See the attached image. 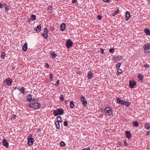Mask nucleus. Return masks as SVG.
I'll list each match as a JSON object with an SVG mask.
<instances>
[{
	"mask_svg": "<svg viewBox=\"0 0 150 150\" xmlns=\"http://www.w3.org/2000/svg\"><path fill=\"white\" fill-rule=\"evenodd\" d=\"M105 114L108 115H112V110L110 107L106 108L105 109Z\"/></svg>",
	"mask_w": 150,
	"mask_h": 150,
	"instance_id": "nucleus-3",
	"label": "nucleus"
},
{
	"mask_svg": "<svg viewBox=\"0 0 150 150\" xmlns=\"http://www.w3.org/2000/svg\"><path fill=\"white\" fill-rule=\"evenodd\" d=\"M45 66L47 68L49 67V65L47 63H45Z\"/></svg>",
	"mask_w": 150,
	"mask_h": 150,
	"instance_id": "nucleus-45",
	"label": "nucleus"
},
{
	"mask_svg": "<svg viewBox=\"0 0 150 150\" xmlns=\"http://www.w3.org/2000/svg\"><path fill=\"white\" fill-rule=\"evenodd\" d=\"M51 56L52 58H55L57 56V54L54 52H52L51 53Z\"/></svg>",
	"mask_w": 150,
	"mask_h": 150,
	"instance_id": "nucleus-20",
	"label": "nucleus"
},
{
	"mask_svg": "<svg viewBox=\"0 0 150 150\" xmlns=\"http://www.w3.org/2000/svg\"><path fill=\"white\" fill-rule=\"evenodd\" d=\"M49 77L51 79H52L53 78L52 74V73H51L49 75Z\"/></svg>",
	"mask_w": 150,
	"mask_h": 150,
	"instance_id": "nucleus-51",
	"label": "nucleus"
},
{
	"mask_svg": "<svg viewBox=\"0 0 150 150\" xmlns=\"http://www.w3.org/2000/svg\"><path fill=\"white\" fill-rule=\"evenodd\" d=\"M145 127L147 130H149L150 128V126L148 124L146 123L145 124Z\"/></svg>",
	"mask_w": 150,
	"mask_h": 150,
	"instance_id": "nucleus-25",
	"label": "nucleus"
},
{
	"mask_svg": "<svg viewBox=\"0 0 150 150\" xmlns=\"http://www.w3.org/2000/svg\"><path fill=\"white\" fill-rule=\"evenodd\" d=\"M144 66L145 67V68H148L149 67V64H144Z\"/></svg>",
	"mask_w": 150,
	"mask_h": 150,
	"instance_id": "nucleus-43",
	"label": "nucleus"
},
{
	"mask_svg": "<svg viewBox=\"0 0 150 150\" xmlns=\"http://www.w3.org/2000/svg\"><path fill=\"white\" fill-rule=\"evenodd\" d=\"M41 27L40 24L39 25H37L36 27L35 28L34 30L38 32H40L41 31Z\"/></svg>",
	"mask_w": 150,
	"mask_h": 150,
	"instance_id": "nucleus-11",
	"label": "nucleus"
},
{
	"mask_svg": "<svg viewBox=\"0 0 150 150\" xmlns=\"http://www.w3.org/2000/svg\"><path fill=\"white\" fill-rule=\"evenodd\" d=\"M16 87L15 88H14V89H16Z\"/></svg>",
	"mask_w": 150,
	"mask_h": 150,
	"instance_id": "nucleus-63",
	"label": "nucleus"
},
{
	"mask_svg": "<svg viewBox=\"0 0 150 150\" xmlns=\"http://www.w3.org/2000/svg\"><path fill=\"white\" fill-rule=\"evenodd\" d=\"M27 101L30 102L32 100V96L30 94H28L26 97Z\"/></svg>",
	"mask_w": 150,
	"mask_h": 150,
	"instance_id": "nucleus-18",
	"label": "nucleus"
},
{
	"mask_svg": "<svg viewBox=\"0 0 150 150\" xmlns=\"http://www.w3.org/2000/svg\"><path fill=\"white\" fill-rule=\"evenodd\" d=\"M136 84L137 83L135 81H129V86L131 88H134Z\"/></svg>",
	"mask_w": 150,
	"mask_h": 150,
	"instance_id": "nucleus-7",
	"label": "nucleus"
},
{
	"mask_svg": "<svg viewBox=\"0 0 150 150\" xmlns=\"http://www.w3.org/2000/svg\"><path fill=\"white\" fill-rule=\"evenodd\" d=\"M117 102L118 103H120V101L121 100V99L120 98H117Z\"/></svg>",
	"mask_w": 150,
	"mask_h": 150,
	"instance_id": "nucleus-40",
	"label": "nucleus"
},
{
	"mask_svg": "<svg viewBox=\"0 0 150 150\" xmlns=\"http://www.w3.org/2000/svg\"><path fill=\"white\" fill-rule=\"evenodd\" d=\"M87 76L88 78L89 79H91L93 77V74L91 71H89L88 72Z\"/></svg>",
	"mask_w": 150,
	"mask_h": 150,
	"instance_id": "nucleus-17",
	"label": "nucleus"
},
{
	"mask_svg": "<svg viewBox=\"0 0 150 150\" xmlns=\"http://www.w3.org/2000/svg\"><path fill=\"white\" fill-rule=\"evenodd\" d=\"M125 135L126 137L128 139H130L131 137V132L128 131H127L125 132Z\"/></svg>",
	"mask_w": 150,
	"mask_h": 150,
	"instance_id": "nucleus-10",
	"label": "nucleus"
},
{
	"mask_svg": "<svg viewBox=\"0 0 150 150\" xmlns=\"http://www.w3.org/2000/svg\"><path fill=\"white\" fill-rule=\"evenodd\" d=\"M44 33L47 34L48 35V31L47 29V28H45L44 30Z\"/></svg>",
	"mask_w": 150,
	"mask_h": 150,
	"instance_id": "nucleus-33",
	"label": "nucleus"
},
{
	"mask_svg": "<svg viewBox=\"0 0 150 150\" xmlns=\"http://www.w3.org/2000/svg\"><path fill=\"white\" fill-rule=\"evenodd\" d=\"M124 104L127 107H129L130 105V103L128 101H125Z\"/></svg>",
	"mask_w": 150,
	"mask_h": 150,
	"instance_id": "nucleus-26",
	"label": "nucleus"
},
{
	"mask_svg": "<svg viewBox=\"0 0 150 150\" xmlns=\"http://www.w3.org/2000/svg\"><path fill=\"white\" fill-rule=\"evenodd\" d=\"M114 59L115 62L116 63L118 62L121 60L120 57L119 56H117L116 57H114Z\"/></svg>",
	"mask_w": 150,
	"mask_h": 150,
	"instance_id": "nucleus-16",
	"label": "nucleus"
},
{
	"mask_svg": "<svg viewBox=\"0 0 150 150\" xmlns=\"http://www.w3.org/2000/svg\"><path fill=\"white\" fill-rule=\"evenodd\" d=\"M72 2L73 3H75V0H73Z\"/></svg>",
	"mask_w": 150,
	"mask_h": 150,
	"instance_id": "nucleus-61",
	"label": "nucleus"
},
{
	"mask_svg": "<svg viewBox=\"0 0 150 150\" xmlns=\"http://www.w3.org/2000/svg\"><path fill=\"white\" fill-rule=\"evenodd\" d=\"M33 103H32V102L30 104V105H29V106L30 108H33Z\"/></svg>",
	"mask_w": 150,
	"mask_h": 150,
	"instance_id": "nucleus-50",
	"label": "nucleus"
},
{
	"mask_svg": "<svg viewBox=\"0 0 150 150\" xmlns=\"http://www.w3.org/2000/svg\"><path fill=\"white\" fill-rule=\"evenodd\" d=\"M3 7V5L0 2V9L2 8Z\"/></svg>",
	"mask_w": 150,
	"mask_h": 150,
	"instance_id": "nucleus-55",
	"label": "nucleus"
},
{
	"mask_svg": "<svg viewBox=\"0 0 150 150\" xmlns=\"http://www.w3.org/2000/svg\"><path fill=\"white\" fill-rule=\"evenodd\" d=\"M50 29L51 30L53 31L55 30V28H54V27L53 26H51L50 27Z\"/></svg>",
	"mask_w": 150,
	"mask_h": 150,
	"instance_id": "nucleus-46",
	"label": "nucleus"
},
{
	"mask_svg": "<svg viewBox=\"0 0 150 150\" xmlns=\"http://www.w3.org/2000/svg\"><path fill=\"white\" fill-rule=\"evenodd\" d=\"M66 28V24L64 23H63L61 24L60 26V30L62 31H64Z\"/></svg>",
	"mask_w": 150,
	"mask_h": 150,
	"instance_id": "nucleus-13",
	"label": "nucleus"
},
{
	"mask_svg": "<svg viewBox=\"0 0 150 150\" xmlns=\"http://www.w3.org/2000/svg\"><path fill=\"white\" fill-rule=\"evenodd\" d=\"M2 144L3 146L6 147V148H8L9 146L8 142L5 139H4L3 140L2 142Z\"/></svg>",
	"mask_w": 150,
	"mask_h": 150,
	"instance_id": "nucleus-9",
	"label": "nucleus"
},
{
	"mask_svg": "<svg viewBox=\"0 0 150 150\" xmlns=\"http://www.w3.org/2000/svg\"><path fill=\"white\" fill-rule=\"evenodd\" d=\"M81 72L80 71L77 72V73L78 74H81Z\"/></svg>",
	"mask_w": 150,
	"mask_h": 150,
	"instance_id": "nucleus-59",
	"label": "nucleus"
},
{
	"mask_svg": "<svg viewBox=\"0 0 150 150\" xmlns=\"http://www.w3.org/2000/svg\"><path fill=\"white\" fill-rule=\"evenodd\" d=\"M5 10L6 11H8L9 10V7L8 6H6L5 7Z\"/></svg>",
	"mask_w": 150,
	"mask_h": 150,
	"instance_id": "nucleus-47",
	"label": "nucleus"
},
{
	"mask_svg": "<svg viewBox=\"0 0 150 150\" xmlns=\"http://www.w3.org/2000/svg\"><path fill=\"white\" fill-rule=\"evenodd\" d=\"M144 32L147 35H150V29L146 28L144 30Z\"/></svg>",
	"mask_w": 150,
	"mask_h": 150,
	"instance_id": "nucleus-19",
	"label": "nucleus"
},
{
	"mask_svg": "<svg viewBox=\"0 0 150 150\" xmlns=\"http://www.w3.org/2000/svg\"><path fill=\"white\" fill-rule=\"evenodd\" d=\"M16 116V115H14V114L13 115H12V118L13 119V118H15Z\"/></svg>",
	"mask_w": 150,
	"mask_h": 150,
	"instance_id": "nucleus-54",
	"label": "nucleus"
},
{
	"mask_svg": "<svg viewBox=\"0 0 150 150\" xmlns=\"http://www.w3.org/2000/svg\"><path fill=\"white\" fill-rule=\"evenodd\" d=\"M32 137V135L30 134L27 137L28 139V144L29 146H32L33 143L34 142V139L33 138L31 137Z\"/></svg>",
	"mask_w": 150,
	"mask_h": 150,
	"instance_id": "nucleus-2",
	"label": "nucleus"
},
{
	"mask_svg": "<svg viewBox=\"0 0 150 150\" xmlns=\"http://www.w3.org/2000/svg\"><path fill=\"white\" fill-rule=\"evenodd\" d=\"M38 99H32V102H33L34 101V102H38Z\"/></svg>",
	"mask_w": 150,
	"mask_h": 150,
	"instance_id": "nucleus-48",
	"label": "nucleus"
},
{
	"mask_svg": "<svg viewBox=\"0 0 150 150\" xmlns=\"http://www.w3.org/2000/svg\"><path fill=\"white\" fill-rule=\"evenodd\" d=\"M100 52L101 54H103L104 53V50L103 49L101 48Z\"/></svg>",
	"mask_w": 150,
	"mask_h": 150,
	"instance_id": "nucleus-52",
	"label": "nucleus"
},
{
	"mask_svg": "<svg viewBox=\"0 0 150 150\" xmlns=\"http://www.w3.org/2000/svg\"><path fill=\"white\" fill-rule=\"evenodd\" d=\"M124 145L126 146H127V143L125 141L124 142Z\"/></svg>",
	"mask_w": 150,
	"mask_h": 150,
	"instance_id": "nucleus-53",
	"label": "nucleus"
},
{
	"mask_svg": "<svg viewBox=\"0 0 150 150\" xmlns=\"http://www.w3.org/2000/svg\"><path fill=\"white\" fill-rule=\"evenodd\" d=\"M68 122L67 121H65L64 122V125L65 126H67L68 125Z\"/></svg>",
	"mask_w": 150,
	"mask_h": 150,
	"instance_id": "nucleus-41",
	"label": "nucleus"
},
{
	"mask_svg": "<svg viewBox=\"0 0 150 150\" xmlns=\"http://www.w3.org/2000/svg\"><path fill=\"white\" fill-rule=\"evenodd\" d=\"M149 2L150 3V0L149 1Z\"/></svg>",
	"mask_w": 150,
	"mask_h": 150,
	"instance_id": "nucleus-64",
	"label": "nucleus"
},
{
	"mask_svg": "<svg viewBox=\"0 0 150 150\" xmlns=\"http://www.w3.org/2000/svg\"><path fill=\"white\" fill-rule=\"evenodd\" d=\"M5 81L6 82L7 85H10L12 83V80L10 78H6V79Z\"/></svg>",
	"mask_w": 150,
	"mask_h": 150,
	"instance_id": "nucleus-12",
	"label": "nucleus"
},
{
	"mask_svg": "<svg viewBox=\"0 0 150 150\" xmlns=\"http://www.w3.org/2000/svg\"><path fill=\"white\" fill-rule=\"evenodd\" d=\"M42 35L43 36L45 39L47 38L48 37V35L47 34L43 33L42 34Z\"/></svg>",
	"mask_w": 150,
	"mask_h": 150,
	"instance_id": "nucleus-35",
	"label": "nucleus"
},
{
	"mask_svg": "<svg viewBox=\"0 0 150 150\" xmlns=\"http://www.w3.org/2000/svg\"><path fill=\"white\" fill-rule=\"evenodd\" d=\"M150 52V45H145L144 52L145 53H148Z\"/></svg>",
	"mask_w": 150,
	"mask_h": 150,
	"instance_id": "nucleus-8",
	"label": "nucleus"
},
{
	"mask_svg": "<svg viewBox=\"0 0 150 150\" xmlns=\"http://www.w3.org/2000/svg\"><path fill=\"white\" fill-rule=\"evenodd\" d=\"M137 77L139 78L140 80H142L143 79V76L141 74H139L137 75Z\"/></svg>",
	"mask_w": 150,
	"mask_h": 150,
	"instance_id": "nucleus-24",
	"label": "nucleus"
},
{
	"mask_svg": "<svg viewBox=\"0 0 150 150\" xmlns=\"http://www.w3.org/2000/svg\"><path fill=\"white\" fill-rule=\"evenodd\" d=\"M69 101L70 100H66L65 101V103H66V104H67L68 103H69Z\"/></svg>",
	"mask_w": 150,
	"mask_h": 150,
	"instance_id": "nucleus-60",
	"label": "nucleus"
},
{
	"mask_svg": "<svg viewBox=\"0 0 150 150\" xmlns=\"http://www.w3.org/2000/svg\"><path fill=\"white\" fill-rule=\"evenodd\" d=\"M73 42L70 40H68L66 43V45L68 48L70 47L73 45Z\"/></svg>",
	"mask_w": 150,
	"mask_h": 150,
	"instance_id": "nucleus-5",
	"label": "nucleus"
},
{
	"mask_svg": "<svg viewBox=\"0 0 150 150\" xmlns=\"http://www.w3.org/2000/svg\"><path fill=\"white\" fill-rule=\"evenodd\" d=\"M133 125L134 127H137L139 126V124L138 123L137 121H133Z\"/></svg>",
	"mask_w": 150,
	"mask_h": 150,
	"instance_id": "nucleus-21",
	"label": "nucleus"
},
{
	"mask_svg": "<svg viewBox=\"0 0 150 150\" xmlns=\"http://www.w3.org/2000/svg\"><path fill=\"white\" fill-rule=\"evenodd\" d=\"M30 19L33 21H34L36 19V16L35 15L33 14L31 15L30 17Z\"/></svg>",
	"mask_w": 150,
	"mask_h": 150,
	"instance_id": "nucleus-23",
	"label": "nucleus"
},
{
	"mask_svg": "<svg viewBox=\"0 0 150 150\" xmlns=\"http://www.w3.org/2000/svg\"><path fill=\"white\" fill-rule=\"evenodd\" d=\"M119 12V9H117V10L115 11V13H114V15H113V16L118 13Z\"/></svg>",
	"mask_w": 150,
	"mask_h": 150,
	"instance_id": "nucleus-39",
	"label": "nucleus"
},
{
	"mask_svg": "<svg viewBox=\"0 0 150 150\" xmlns=\"http://www.w3.org/2000/svg\"><path fill=\"white\" fill-rule=\"evenodd\" d=\"M125 16L126 20V21H128L130 17V14L128 11H126Z\"/></svg>",
	"mask_w": 150,
	"mask_h": 150,
	"instance_id": "nucleus-14",
	"label": "nucleus"
},
{
	"mask_svg": "<svg viewBox=\"0 0 150 150\" xmlns=\"http://www.w3.org/2000/svg\"><path fill=\"white\" fill-rule=\"evenodd\" d=\"M125 103V100H121L120 101V103H119L120 104L123 105Z\"/></svg>",
	"mask_w": 150,
	"mask_h": 150,
	"instance_id": "nucleus-36",
	"label": "nucleus"
},
{
	"mask_svg": "<svg viewBox=\"0 0 150 150\" xmlns=\"http://www.w3.org/2000/svg\"><path fill=\"white\" fill-rule=\"evenodd\" d=\"M81 102L82 103L84 107L86 106L87 104V101L83 96H81L80 98Z\"/></svg>",
	"mask_w": 150,
	"mask_h": 150,
	"instance_id": "nucleus-4",
	"label": "nucleus"
},
{
	"mask_svg": "<svg viewBox=\"0 0 150 150\" xmlns=\"http://www.w3.org/2000/svg\"><path fill=\"white\" fill-rule=\"evenodd\" d=\"M97 18L99 20H100L102 19V16L100 15H98L97 16Z\"/></svg>",
	"mask_w": 150,
	"mask_h": 150,
	"instance_id": "nucleus-44",
	"label": "nucleus"
},
{
	"mask_svg": "<svg viewBox=\"0 0 150 150\" xmlns=\"http://www.w3.org/2000/svg\"><path fill=\"white\" fill-rule=\"evenodd\" d=\"M25 88H24L23 87H22L21 88V91L22 93H24V92L25 91Z\"/></svg>",
	"mask_w": 150,
	"mask_h": 150,
	"instance_id": "nucleus-38",
	"label": "nucleus"
},
{
	"mask_svg": "<svg viewBox=\"0 0 150 150\" xmlns=\"http://www.w3.org/2000/svg\"><path fill=\"white\" fill-rule=\"evenodd\" d=\"M121 65V63H119L117 64L116 66V68L117 69H118L120 68Z\"/></svg>",
	"mask_w": 150,
	"mask_h": 150,
	"instance_id": "nucleus-34",
	"label": "nucleus"
},
{
	"mask_svg": "<svg viewBox=\"0 0 150 150\" xmlns=\"http://www.w3.org/2000/svg\"><path fill=\"white\" fill-rule=\"evenodd\" d=\"M64 113V111L62 108H59L54 110L53 113L55 116H57L58 115H62Z\"/></svg>",
	"mask_w": 150,
	"mask_h": 150,
	"instance_id": "nucleus-1",
	"label": "nucleus"
},
{
	"mask_svg": "<svg viewBox=\"0 0 150 150\" xmlns=\"http://www.w3.org/2000/svg\"><path fill=\"white\" fill-rule=\"evenodd\" d=\"M59 122H56L55 124L56 127V128L57 129H59L60 128V125Z\"/></svg>",
	"mask_w": 150,
	"mask_h": 150,
	"instance_id": "nucleus-22",
	"label": "nucleus"
},
{
	"mask_svg": "<svg viewBox=\"0 0 150 150\" xmlns=\"http://www.w3.org/2000/svg\"><path fill=\"white\" fill-rule=\"evenodd\" d=\"M104 2H108L110 1V0H103Z\"/></svg>",
	"mask_w": 150,
	"mask_h": 150,
	"instance_id": "nucleus-56",
	"label": "nucleus"
},
{
	"mask_svg": "<svg viewBox=\"0 0 150 150\" xmlns=\"http://www.w3.org/2000/svg\"><path fill=\"white\" fill-rule=\"evenodd\" d=\"M57 122H61L62 119L60 116H58L57 117Z\"/></svg>",
	"mask_w": 150,
	"mask_h": 150,
	"instance_id": "nucleus-28",
	"label": "nucleus"
},
{
	"mask_svg": "<svg viewBox=\"0 0 150 150\" xmlns=\"http://www.w3.org/2000/svg\"><path fill=\"white\" fill-rule=\"evenodd\" d=\"M52 7L51 6H49L48 9V11L50 13H51L52 11Z\"/></svg>",
	"mask_w": 150,
	"mask_h": 150,
	"instance_id": "nucleus-29",
	"label": "nucleus"
},
{
	"mask_svg": "<svg viewBox=\"0 0 150 150\" xmlns=\"http://www.w3.org/2000/svg\"><path fill=\"white\" fill-rule=\"evenodd\" d=\"M60 146H64L65 145V144L64 142H61L60 143Z\"/></svg>",
	"mask_w": 150,
	"mask_h": 150,
	"instance_id": "nucleus-32",
	"label": "nucleus"
},
{
	"mask_svg": "<svg viewBox=\"0 0 150 150\" xmlns=\"http://www.w3.org/2000/svg\"><path fill=\"white\" fill-rule=\"evenodd\" d=\"M122 70L121 69H118L117 70V73L119 74H120L122 73Z\"/></svg>",
	"mask_w": 150,
	"mask_h": 150,
	"instance_id": "nucleus-42",
	"label": "nucleus"
},
{
	"mask_svg": "<svg viewBox=\"0 0 150 150\" xmlns=\"http://www.w3.org/2000/svg\"><path fill=\"white\" fill-rule=\"evenodd\" d=\"M33 108L35 109H38L41 106V104L35 102L33 103Z\"/></svg>",
	"mask_w": 150,
	"mask_h": 150,
	"instance_id": "nucleus-6",
	"label": "nucleus"
},
{
	"mask_svg": "<svg viewBox=\"0 0 150 150\" xmlns=\"http://www.w3.org/2000/svg\"><path fill=\"white\" fill-rule=\"evenodd\" d=\"M115 50L113 48H112L109 50V52L110 53L114 52Z\"/></svg>",
	"mask_w": 150,
	"mask_h": 150,
	"instance_id": "nucleus-37",
	"label": "nucleus"
},
{
	"mask_svg": "<svg viewBox=\"0 0 150 150\" xmlns=\"http://www.w3.org/2000/svg\"><path fill=\"white\" fill-rule=\"evenodd\" d=\"M59 80H58L57 82H56V83L55 84V86H57L59 84Z\"/></svg>",
	"mask_w": 150,
	"mask_h": 150,
	"instance_id": "nucleus-49",
	"label": "nucleus"
},
{
	"mask_svg": "<svg viewBox=\"0 0 150 150\" xmlns=\"http://www.w3.org/2000/svg\"><path fill=\"white\" fill-rule=\"evenodd\" d=\"M82 150H90V149L89 148H86L85 149H83Z\"/></svg>",
	"mask_w": 150,
	"mask_h": 150,
	"instance_id": "nucleus-57",
	"label": "nucleus"
},
{
	"mask_svg": "<svg viewBox=\"0 0 150 150\" xmlns=\"http://www.w3.org/2000/svg\"><path fill=\"white\" fill-rule=\"evenodd\" d=\"M5 56V53L4 52H3L1 53V57L3 59H4V58Z\"/></svg>",
	"mask_w": 150,
	"mask_h": 150,
	"instance_id": "nucleus-31",
	"label": "nucleus"
},
{
	"mask_svg": "<svg viewBox=\"0 0 150 150\" xmlns=\"http://www.w3.org/2000/svg\"><path fill=\"white\" fill-rule=\"evenodd\" d=\"M60 100L61 101H63L64 100V98L63 97V95H61L60 97Z\"/></svg>",
	"mask_w": 150,
	"mask_h": 150,
	"instance_id": "nucleus-30",
	"label": "nucleus"
},
{
	"mask_svg": "<svg viewBox=\"0 0 150 150\" xmlns=\"http://www.w3.org/2000/svg\"><path fill=\"white\" fill-rule=\"evenodd\" d=\"M70 106L71 108H73L74 106V102L73 101L71 100L70 102Z\"/></svg>",
	"mask_w": 150,
	"mask_h": 150,
	"instance_id": "nucleus-27",
	"label": "nucleus"
},
{
	"mask_svg": "<svg viewBox=\"0 0 150 150\" xmlns=\"http://www.w3.org/2000/svg\"><path fill=\"white\" fill-rule=\"evenodd\" d=\"M28 44L27 43H25L23 45L22 47V50L23 51L25 52L27 49Z\"/></svg>",
	"mask_w": 150,
	"mask_h": 150,
	"instance_id": "nucleus-15",
	"label": "nucleus"
},
{
	"mask_svg": "<svg viewBox=\"0 0 150 150\" xmlns=\"http://www.w3.org/2000/svg\"><path fill=\"white\" fill-rule=\"evenodd\" d=\"M147 135H149L150 134V131H148L147 132Z\"/></svg>",
	"mask_w": 150,
	"mask_h": 150,
	"instance_id": "nucleus-58",
	"label": "nucleus"
},
{
	"mask_svg": "<svg viewBox=\"0 0 150 150\" xmlns=\"http://www.w3.org/2000/svg\"><path fill=\"white\" fill-rule=\"evenodd\" d=\"M4 6L5 7H6V6H6V3H4Z\"/></svg>",
	"mask_w": 150,
	"mask_h": 150,
	"instance_id": "nucleus-62",
	"label": "nucleus"
}]
</instances>
